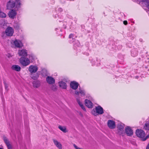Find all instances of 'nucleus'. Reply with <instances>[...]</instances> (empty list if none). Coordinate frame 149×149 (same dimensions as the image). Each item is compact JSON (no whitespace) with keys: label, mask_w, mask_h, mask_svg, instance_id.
<instances>
[{"label":"nucleus","mask_w":149,"mask_h":149,"mask_svg":"<svg viewBox=\"0 0 149 149\" xmlns=\"http://www.w3.org/2000/svg\"><path fill=\"white\" fill-rule=\"evenodd\" d=\"M85 104L86 106L88 108H92L93 107V104L90 100L86 99L85 101Z\"/></svg>","instance_id":"nucleus-13"},{"label":"nucleus","mask_w":149,"mask_h":149,"mask_svg":"<svg viewBox=\"0 0 149 149\" xmlns=\"http://www.w3.org/2000/svg\"><path fill=\"white\" fill-rule=\"evenodd\" d=\"M74 37V35L72 34H71L69 36V38H72L73 39V37Z\"/></svg>","instance_id":"nucleus-32"},{"label":"nucleus","mask_w":149,"mask_h":149,"mask_svg":"<svg viewBox=\"0 0 149 149\" xmlns=\"http://www.w3.org/2000/svg\"><path fill=\"white\" fill-rule=\"evenodd\" d=\"M11 43L14 45L17 48H20L23 46L22 42L19 40H15V41L11 42Z\"/></svg>","instance_id":"nucleus-6"},{"label":"nucleus","mask_w":149,"mask_h":149,"mask_svg":"<svg viewBox=\"0 0 149 149\" xmlns=\"http://www.w3.org/2000/svg\"><path fill=\"white\" fill-rule=\"evenodd\" d=\"M6 14L3 12L0 11V17L4 18L6 17Z\"/></svg>","instance_id":"nucleus-28"},{"label":"nucleus","mask_w":149,"mask_h":149,"mask_svg":"<svg viewBox=\"0 0 149 149\" xmlns=\"http://www.w3.org/2000/svg\"><path fill=\"white\" fill-rule=\"evenodd\" d=\"M53 141L54 145L57 147L59 149H61L62 148V145L60 142L54 139H53Z\"/></svg>","instance_id":"nucleus-16"},{"label":"nucleus","mask_w":149,"mask_h":149,"mask_svg":"<svg viewBox=\"0 0 149 149\" xmlns=\"http://www.w3.org/2000/svg\"><path fill=\"white\" fill-rule=\"evenodd\" d=\"M79 114L80 115V116H81L82 117H83V114L80 112H79Z\"/></svg>","instance_id":"nucleus-35"},{"label":"nucleus","mask_w":149,"mask_h":149,"mask_svg":"<svg viewBox=\"0 0 149 149\" xmlns=\"http://www.w3.org/2000/svg\"><path fill=\"white\" fill-rule=\"evenodd\" d=\"M46 80L47 81L49 84H52L55 83V79L51 77L48 76L46 78Z\"/></svg>","instance_id":"nucleus-14"},{"label":"nucleus","mask_w":149,"mask_h":149,"mask_svg":"<svg viewBox=\"0 0 149 149\" xmlns=\"http://www.w3.org/2000/svg\"><path fill=\"white\" fill-rule=\"evenodd\" d=\"M146 149H149V143L147 145Z\"/></svg>","instance_id":"nucleus-36"},{"label":"nucleus","mask_w":149,"mask_h":149,"mask_svg":"<svg viewBox=\"0 0 149 149\" xmlns=\"http://www.w3.org/2000/svg\"><path fill=\"white\" fill-rule=\"evenodd\" d=\"M83 92L82 91H80L79 92L76 91L75 93V94L77 95H79L80 93L81 95L83 94Z\"/></svg>","instance_id":"nucleus-29"},{"label":"nucleus","mask_w":149,"mask_h":149,"mask_svg":"<svg viewBox=\"0 0 149 149\" xmlns=\"http://www.w3.org/2000/svg\"><path fill=\"white\" fill-rule=\"evenodd\" d=\"M108 127L111 129H113L116 127V124L114 121L111 120H109L107 122Z\"/></svg>","instance_id":"nucleus-8"},{"label":"nucleus","mask_w":149,"mask_h":149,"mask_svg":"<svg viewBox=\"0 0 149 149\" xmlns=\"http://www.w3.org/2000/svg\"><path fill=\"white\" fill-rule=\"evenodd\" d=\"M104 113L103 108L100 106L96 107L95 108L93 109L91 111L92 114L95 116L102 114Z\"/></svg>","instance_id":"nucleus-1"},{"label":"nucleus","mask_w":149,"mask_h":149,"mask_svg":"<svg viewBox=\"0 0 149 149\" xmlns=\"http://www.w3.org/2000/svg\"><path fill=\"white\" fill-rule=\"evenodd\" d=\"M21 64L24 66H26L29 65L30 63V60L28 58L24 57H21L19 60Z\"/></svg>","instance_id":"nucleus-2"},{"label":"nucleus","mask_w":149,"mask_h":149,"mask_svg":"<svg viewBox=\"0 0 149 149\" xmlns=\"http://www.w3.org/2000/svg\"><path fill=\"white\" fill-rule=\"evenodd\" d=\"M31 75H32L31 77V78L34 80H36L39 77L38 74L37 73L36 74L33 75H32V74Z\"/></svg>","instance_id":"nucleus-25"},{"label":"nucleus","mask_w":149,"mask_h":149,"mask_svg":"<svg viewBox=\"0 0 149 149\" xmlns=\"http://www.w3.org/2000/svg\"><path fill=\"white\" fill-rule=\"evenodd\" d=\"M149 137V136H147L146 137V138H145L143 140V141H145V140H146Z\"/></svg>","instance_id":"nucleus-37"},{"label":"nucleus","mask_w":149,"mask_h":149,"mask_svg":"<svg viewBox=\"0 0 149 149\" xmlns=\"http://www.w3.org/2000/svg\"><path fill=\"white\" fill-rule=\"evenodd\" d=\"M76 100L77 102L79 105L83 110H84V106L82 103L80 101V100L79 99L77 98Z\"/></svg>","instance_id":"nucleus-21"},{"label":"nucleus","mask_w":149,"mask_h":149,"mask_svg":"<svg viewBox=\"0 0 149 149\" xmlns=\"http://www.w3.org/2000/svg\"><path fill=\"white\" fill-rule=\"evenodd\" d=\"M138 54V52L136 49H135L132 51L131 52L132 55L134 57L136 56Z\"/></svg>","instance_id":"nucleus-23"},{"label":"nucleus","mask_w":149,"mask_h":149,"mask_svg":"<svg viewBox=\"0 0 149 149\" xmlns=\"http://www.w3.org/2000/svg\"><path fill=\"white\" fill-rule=\"evenodd\" d=\"M5 86V87L6 89H7L8 88V85L6 83L5 81H4L3 82Z\"/></svg>","instance_id":"nucleus-31"},{"label":"nucleus","mask_w":149,"mask_h":149,"mask_svg":"<svg viewBox=\"0 0 149 149\" xmlns=\"http://www.w3.org/2000/svg\"><path fill=\"white\" fill-rule=\"evenodd\" d=\"M15 4H16V6L17 7H19L21 5L20 1V0H16Z\"/></svg>","instance_id":"nucleus-26"},{"label":"nucleus","mask_w":149,"mask_h":149,"mask_svg":"<svg viewBox=\"0 0 149 149\" xmlns=\"http://www.w3.org/2000/svg\"><path fill=\"white\" fill-rule=\"evenodd\" d=\"M73 146L76 149H81L79 148L75 144H74Z\"/></svg>","instance_id":"nucleus-33"},{"label":"nucleus","mask_w":149,"mask_h":149,"mask_svg":"<svg viewBox=\"0 0 149 149\" xmlns=\"http://www.w3.org/2000/svg\"><path fill=\"white\" fill-rule=\"evenodd\" d=\"M144 129L146 130H149V121H147L145 124Z\"/></svg>","instance_id":"nucleus-24"},{"label":"nucleus","mask_w":149,"mask_h":149,"mask_svg":"<svg viewBox=\"0 0 149 149\" xmlns=\"http://www.w3.org/2000/svg\"><path fill=\"white\" fill-rule=\"evenodd\" d=\"M0 149H3L2 148H0Z\"/></svg>","instance_id":"nucleus-39"},{"label":"nucleus","mask_w":149,"mask_h":149,"mask_svg":"<svg viewBox=\"0 0 149 149\" xmlns=\"http://www.w3.org/2000/svg\"><path fill=\"white\" fill-rule=\"evenodd\" d=\"M19 56H27V52L25 49L19 50L18 52Z\"/></svg>","instance_id":"nucleus-11"},{"label":"nucleus","mask_w":149,"mask_h":149,"mask_svg":"<svg viewBox=\"0 0 149 149\" xmlns=\"http://www.w3.org/2000/svg\"><path fill=\"white\" fill-rule=\"evenodd\" d=\"M123 23L125 25H127V22L126 20L124 21L123 22Z\"/></svg>","instance_id":"nucleus-34"},{"label":"nucleus","mask_w":149,"mask_h":149,"mask_svg":"<svg viewBox=\"0 0 149 149\" xmlns=\"http://www.w3.org/2000/svg\"><path fill=\"white\" fill-rule=\"evenodd\" d=\"M38 69L37 66L33 65H30L29 68V71L30 72L31 74L36 73Z\"/></svg>","instance_id":"nucleus-5"},{"label":"nucleus","mask_w":149,"mask_h":149,"mask_svg":"<svg viewBox=\"0 0 149 149\" xmlns=\"http://www.w3.org/2000/svg\"><path fill=\"white\" fill-rule=\"evenodd\" d=\"M33 84L34 88H38L40 86V83L39 81H34L33 82Z\"/></svg>","instance_id":"nucleus-17"},{"label":"nucleus","mask_w":149,"mask_h":149,"mask_svg":"<svg viewBox=\"0 0 149 149\" xmlns=\"http://www.w3.org/2000/svg\"><path fill=\"white\" fill-rule=\"evenodd\" d=\"M11 68L13 70L18 72L20 71L21 69L20 67L19 66L16 65H13Z\"/></svg>","instance_id":"nucleus-18"},{"label":"nucleus","mask_w":149,"mask_h":149,"mask_svg":"<svg viewBox=\"0 0 149 149\" xmlns=\"http://www.w3.org/2000/svg\"><path fill=\"white\" fill-rule=\"evenodd\" d=\"M59 84L61 87L64 89H66L67 88V85L65 82L62 81H59Z\"/></svg>","instance_id":"nucleus-19"},{"label":"nucleus","mask_w":149,"mask_h":149,"mask_svg":"<svg viewBox=\"0 0 149 149\" xmlns=\"http://www.w3.org/2000/svg\"><path fill=\"white\" fill-rule=\"evenodd\" d=\"M138 77V76H136V78H137V79Z\"/></svg>","instance_id":"nucleus-38"},{"label":"nucleus","mask_w":149,"mask_h":149,"mask_svg":"<svg viewBox=\"0 0 149 149\" xmlns=\"http://www.w3.org/2000/svg\"><path fill=\"white\" fill-rule=\"evenodd\" d=\"M3 139L4 142L7 146L8 149H12V147L10 144V142L8 139L6 137H4Z\"/></svg>","instance_id":"nucleus-10"},{"label":"nucleus","mask_w":149,"mask_h":149,"mask_svg":"<svg viewBox=\"0 0 149 149\" xmlns=\"http://www.w3.org/2000/svg\"><path fill=\"white\" fill-rule=\"evenodd\" d=\"M51 88L52 90H53L54 91H56L57 89V87L55 85L52 86L51 87Z\"/></svg>","instance_id":"nucleus-30"},{"label":"nucleus","mask_w":149,"mask_h":149,"mask_svg":"<svg viewBox=\"0 0 149 149\" xmlns=\"http://www.w3.org/2000/svg\"><path fill=\"white\" fill-rule=\"evenodd\" d=\"M125 131L126 134L128 136H131L133 135V131L130 127H127L126 128Z\"/></svg>","instance_id":"nucleus-12"},{"label":"nucleus","mask_w":149,"mask_h":149,"mask_svg":"<svg viewBox=\"0 0 149 149\" xmlns=\"http://www.w3.org/2000/svg\"><path fill=\"white\" fill-rule=\"evenodd\" d=\"M58 128L63 132L66 133L67 131L66 130V128L65 127H63L59 125L58 127Z\"/></svg>","instance_id":"nucleus-22"},{"label":"nucleus","mask_w":149,"mask_h":149,"mask_svg":"<svg viewBox=\"0 0 149 149\" xmlns=\"http://www.w3.org/2000/svg\"><path fill=\"white\" fill-rule=\"evenodd\" d=\"M136 135L139 138H143L145 135L144 132L142 130L137 129L136 131Z\"/></svg>","instance_id":"nucleus-4"},{"label":"nucleus","mask_w":149,"mask_h":149,"mask_svg":"<svg viewBox=\"0 0 149 149\" xmlns=\"http://www.w3.org/2000/svg\"><path fill=\"white\" fill-rule=\"evenodd\" d=\"M143 4H145L146 6H148L149 5V1L148 0H142Z\"/></svg>","instance_id":"nucleus-27"},{"label":"nucleus","mask_w":149,"mask_h":149,"mask_svg":"<svg viewBox=\"0 0 149 149\" xmlns=\"http://www.w3.org/2000/svg\"><path fill=\"white\" fill-rule=\"evenodd\" d=\"M16 14L17 13L15 10L13 9L9 12L8 15L12 19H14L15 16L16 15Z\"/></svg>","instance_id":"nucleus-15"},{"label":"nucleus","mask_w":149,"mask_h":149,"mask_svg":"<svg viewBox=\"0 0 149 149\" xmlns=\"http://www.w3.org/2000/svg\"><path fill=\"white\" fill-rule=\"evenodd\" d=\"M5 32L7 36H12L13 34L14 30L12 27H8L6 29Z\"/></svg>","instance_id":"nucleus-3"},{"label":"nucleus","mask_w":149,"mask_h":149,"mask_svg":"<svg viewBox=\"0 0 149 149\" xmlns=\"http://www.w3.org/2000/svg\"><path fill=\"white\" fill-rule=\"evenodd\" d=\"M79 84L78 83L75 81H72L70 83V86L71 88L74 90L77 89Z\"/></svg>","instance_id":"nucleus-9"},{"label":"nucleus","mask_w":149,"mask_h":149,"mask_svg":"<svg viewBox=\"0 0 149 149\" xmlns=\"http://www.w3.org/2000/svg\"><path fill=\"white\" fill-rule=\"evenodd\" d=\"M118 129L119 130L118 133L120 135L123 136L125 134V132L123 130L124 129V126L121 124H119L117 126Z\"/></svg>","instance_id":"nucleus-7"},{"label":"nucleus","mask_w":149,"mask_h":149,"mask_svg":"<svg viewBox=\"0 0 149 149\" xmlns=\"http://www.w3.org/2000/svg\"><path fill=\"white\" fill-rule=\"evenodd\" d=\"M15 6V3L14 2H12V3H9L7 5V7L8 8H13Z\"/></svg>","instance_id":"nucleus-20"}]
</instances>
